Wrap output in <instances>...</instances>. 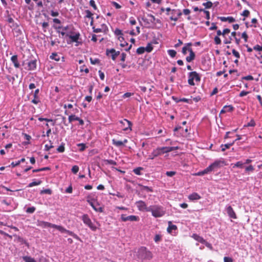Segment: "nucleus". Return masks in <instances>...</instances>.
Segmentation results:
<instances>
[{
	"label": "nucleus",
	"mask_w": 262,
	"mask_h": 262,
	"mask_svg": "<svg viewBox=\"0 0 262 262\" xmlns=\"http://www.w3.org/2000/svg\"><path fill=\"white\" fill-rule=\"evenodd\" d=\"M137 256L141 261L150 260L152 258V254L146 247H141L137 251Z\"/></svg>",
	"instance_id": "obj_1"
},
{
	"label": "nucleus",
	"mask_w": 262,
	"mask_h": 262,
	"mask_svg": "<svg viewBox=\"0 0 262 262\" xmlns=\"http://www.w3.org/2000/svg\"><path fill=\"white\" fill-rule=\"evenodd\" d=\"M147 212H151L152 215L155 217H161L165 213V211L163 207L156 205L149 206Z\"/></svg>",
	"instance_id": "obj_2"
},
{
	"label": "nucleus",
	"mask_w": 262,
	"mask_h": 262,
	"mask_svg": "<svg viewBox=\"0 0 262 262\" xmlns=\"http://www.w3.org/2000/svg\"><path fill=\"white\" fill-rule=\"evenodd\" d=\"M188 83L190 85H194L195 83L194 80L196 82H200L201 80V77L198 73L196 72H191L188 73Z\"/></svg>",
	"instance_id": "obj_3"
},
{
	"label": "nucleus",
	"mask_w": 262,
	"mask_h": 262,
	"mask_svg": "<svg viewBox=\"0 0 262 262\" xmlns=\"http://www.w3.org/2000/svg\"><path fill=\"white\" fill-rule=\"evenodd\" d=\"M81 219L84 224L87 225L92 230L96 231L97 227L92 223L88 214H83L81 216Z\"/></svg>",
	"instance_id": "obj_4"
},
{
	"label": "nucleus",
	"mask_w": 262,
	"mask_h": 262,
	"mask_svg": "<svg viewBox=\"0 0 262 262\" xmlns=\"http://www.w3.org/2000/svg\"><path fill=\"white\" fill-rule=\"evenodd\" d=\"M121 221L123 222H127V221H130V222H134V221H138L139 220V218L138 216L136 215H129V216H126L124 214H122L121 216Z\"/></svg>",
	"instance_id": "obj_5"
},
{
	"label": "nucleus",
	"mask_w": 262,
	"mask_h": 262,
	"mask_svg": "<svg viewBox=\"0 0 262 262\" xmlns=\"http://www.w3.org/2000/svg\"><path fill=\"white\" fill-rule=\"evenodd\" d=\"M120 123L121 124V127L123 130L126 131L128 129L131 130V126L132 123L130 121L127 119H123V120L120 121Z\"/></svg>",
	"instance_id": "obj_6"
},
{
	"label": "nucleus",
	"mask_w": 262,
	"mask_h": 262,
	"mask_svg": "<svg viewBox=\"0 0 262 262\" xmlns=\"http://www.w3.org/2000/svg\"><path fill=\"white\" fill-rule=\"evenodd\" d=\"M225 210L230 217L233 219H236L237 218L236 215L231 206L227 205L226 206Z\"/></svg>",
	"instance_id": "obj_7"
},
{
	"label": "nucleus",
	"mask_w": 262,
	"mask_h": 262,
	"mask_svg": "<svg viewBox=\"0 0 262 262\" xmlns=\"http://www.w3.org/2000/svg\"><path fill=\"white\" fill-rule=\"evenodd\" d=\"M136 206L140 211H147L148 207H147L145 203L143 201H139L136 203Z\"/></svg>",
	"instance_id": "obj_8"
},
{
	"label": "nucleus",
	"mask_w": 262,
	"mask_h": 262,
	"mask_svg": "<svg viewBox=\"0 0 262 262\" xmlns=\"http://www.w3.org/2000/svg\"><path fill=\"white\" fill-rule=\"evenodd\" d=\"M224 163L223 161L221 160H216L211 165H210L208 167L211 171L214 170V169L220 167L222 166V164Z\"/></svg>",
	"instance_id": "obj_9"
},
{
	"label": "nucleus",
	"mask_w": 262,
	"mask_h": 262,
	"mask_svg": "<svg viewBox=\"0 0 262 262\" xmlns=\"http://www.w3.org/2000/svg\"><path fill=\"white\" fill-rule=\"evenodd\" d=\"M88 202L96 212H102L103 211V208L100 206L99 204H95L90 200H88Z\"/></svg>",
	"instance_id": "obj_10"
},
{
	"label": "nucleus",
	"mask_w": 262,
	"mask_h": 262,
	"mask_svg": "<svg viewBox=\"0 0 262 262\" xmlns=\"http://www.w3.org/2000/svg\"><path fill=\"white\" fill-rule=\"evenodd\" d=\"M67 36H69V37L71 39L72 42H75L77 43L76 46H78V44L80 43V42L78 41V39H79L80 37V33L79 32L76 33L74 35H69L68 34H67Z\"/></svg>",
	"instance_id": "obj_11"
},
{
	"label": "nucleus",
	"mask_w": 262,
	"mask_h": 262,
	"mask_svg": "<svg viewBox=\"0 0 262 262\" xmlns=\"http://www.w3.org/2000/svg\"><path fill=\"white\" fill-rule=\"evenodd\" d=\"M106 55L107 56H111L112 60H115L117 57L116 54V50L114 49H106Z\"/></svg>",
	"instance_id": "obj_12"
},
{
	"label": "nucleus",
	"mask_w": 262,
	"mask_h": 262,
	"mask_svg": "<svg viewBox=\"0 0 262 262\" xmlns=\"http://www.w3.org/2000/svg\"><path fill=\"white\" fill-rule=\"evenodd\" d=\"M188 51L189 52L190 55L189 56L186 57V60L187 62H190L194 59L195 55L191 48H188Z\"/></svg>",
	"instance_id": "obj_13"
},
{
	"label": "nucleus",
	"mask_w": 262,
	"mask_h": 262,
	"mask_svg": "<svg viewBox=\"0 0 262 262\" xmlns=\"http://www.w3.org/2000/svg\"><path fill=\"white\" fill-rule=\"evenodd\" d=\"M39 92V90L38 89H36L35 91V92L33 94L34 99L31 101L32 103L37 104L40 102V100H39L38 96V94Z\"/></svg>",
	"instance_id": "obj_14"
},
{
	"label": "nucleus",
	"mask_w": 262,
	"mask_h": 262,
	"mask_svg": "<svg viewBox=\"0 0 262 262\" xmlns=\"http://www.w3.org/2000/svg\"><path fill=\"white\" fill-rule=\"evenodd\" d=\"M11 60L14 64V66L16 68H19L20 67V64L18 61L17 55H13L11 57Z\"/></svg>",
	"instance_id": "obj_15"
},
{
	"label": "nucleus",
	"mask_w": 262,
	"mask_h": 262,
	"mask_svg": "<svg viewBox=\"0 0 262 262\" xmlns=\"http://www.w3.org/2000/svg\"><path fill=\"white\" fill-rule=\"evenodd\" d=\"M179 149V146H172V147H162V149L163 150L164 154L170 152L171 151L177 150Z\"/></svg>",
	"instance_id": "obj_16"
},
{
	"label": "nucleus",
	"mask_w": 262,
	"mask_h": 262,
	"mask_svg": "<svg viewBox=\"0 0 262 262\" xmlns=\"http://www.w3.org/2000/svg\"><path fill=\"white\" fill-rule=\"evenodd\" d=\"M28 70H34L36 68V60H32L29 61L28 63Z\"/></svg>",
	"instance_id": "obj_17"
},
{
	"label": "nucleus",
	"mask_w": 262,
	"mask_h": 262,
	"mask_svg": "<svg viewBox=\"0 0 262 262\" xmlns=\"http://www.w3.org/2000/svg\"><path fill=\"white\" fill-rule=\"evenodd\" d=\"M152 152L154 153V156H156V157L164 154L162 147L157 148L156 149H154Z\"/></svg>",
	"instance_id": "obj_18"
},
{
	"label": "nucleus",
	"mask_w": 262,
	"mask_h": 262,
	"mask_svg": "<svg viewBox=\"0 0 262 262\" xmlns=\"http://www.w3.org/2000/svg\"><path fill=\"white\" fill-rule=\"evenodd\" d=\"M210 172H211V170L209 169V167H207L206 168H205L203 170L199 171L197 173H195L194 175L201 176H203L205 174L208 173Z\"/></svg>",
	"instance_id": "obj_19"
},
{
	"label": "nucleus",
	"mask_w": 262,
	"mask_h": 262,
	"mask_svg": "<svg viewBox=\"0 0 262 262\" xmlns=\"http://www.w3.org/2000/svg\"><path fill=\"white\" fill-rule=\"evenodd\" d=\"M63 230L64 231H61V232L68 233L70 235L72 236L74 238H75L77 240H80V238L79 237V236L77 235H76V234H75L74 233H73L72 231L67 230V229H66L64 228H63Z\"/></svg>",
	"instance_id": "obj_20"
},
{
	"label": "nucleus",
	"mask_w": 262,
	"mask_h": 262,
	"mask_svg": "<svg viewBox=\"0 0 262 262\" xmlns=\"http://www.w3.org/2000/svg\"><path fill=\"white\" fill-rule=\"evenodd\" d=\"M168 223V227L167 228V230L169 233H171L173 230H176L177 229V226L175 225L172 224L171 221H169Z\"/></svg>",
	"instance_id": "obj_21"
},
{
	"label": "nucleus",
	"mask_w": 262,
	"mask_h": 262,
	"mask_svg": "<svg viewBox=\"0 0 262 262\" xmlns=\"http://www.w3.org/2000/svg\"><path fill=\"white\" fill-rule=\"evenodd\" d=\"M188 198L190 200L194 201L199 200L201 198V196L197 193L194 192L189 195Z\"/></svg>",
	"instance_id": "obj_22"
},
{
	"label": "nucleus",
	"mask_w": 262,
	"mask_h": 262,
	"mask_svg": "<svg viewBox=\"0 0 262 262\" xmlns=\"http://www.w3.org/2000/svg\"><path fill=\"white\" fill-rule=\"evenodd\" d=\"M192 237H193V238L195 240H196V241H198V242H200V243H201L202 244L203 242H204V240L205 239L202 237H201V236H199V235H197L196 234H193V235H192Z\"/></svg>",
	"instance_id": "obj_23"
},
{
	"label": "nucleus",
	"mask_w": 262,
	"mask_h": 262,
	"mask_svg": "<svg viewBox=\"0 0 262 262\" xmlns=\"http://www.w3.org/2000/svg\"><path fill=\"white\" fill-rule=\"evenodd\" d=\"M50 58L57 61H59L60 59V56L56 53H53L50 56Z\"/></svg>",
	"instance_id": "obj_24"
},
{
	"label": "nucleus",
	"mask_w": 262,
	"mask_h": 262,
	"mask_svg": "<svg viewBox=\"0 0 262 262\" xmlns=\"http://www.w3.org/2000/svg\"><path fill=\"white\" fill-rule=\"evenodd\" d=\"M113 144L117 147H121L123 146V143L121 141H118L115 139L112 140Z\"/></svg>",
	"instance_id": "obj_25"
},
{
	"label": "nucleus",
	"mask_w": 262,
	"mask_h": 262,
	"mask_svg": "<svg viewBox=\"0 0 262 262\" xmlns=\"http://www.w3.org/2000/svg\"><path fill=\"white\" fill-rule=\"evenodd\" d=\"M234 143V142H233L231 143L225 144L224 145L222 144L221 145L222 151H224L226 149L229 148L230 147V146H231L232 145H233Z\"/></svg>",
	"instance_id": "obj_26"
},
{
	"label": "nucleus",
	"mask_w": 262,
	"mask_h": 262,
	"mask_svg": "<svg viewBox=\"0 0 262 262\" xmlns=\"http://www.w3.org/2000/svg\"><path fill=\"white\" fill-rule=\"evenodd\" d=\"M69 122L72 123L74 120H79V117L76 116L75 115H71L69 116Z\"/></svg>",
	"instance_id": "obj_27"
},
{
	"label": "nucleus",
	"mask_w": 262,
	"mask_h": 262,
	"mask_svg": "<svg viewBox=\"0 0 262 262\" xmlns=\"http://www.w3.org/2000/svg\"><path fill=\"white\" fill-rule=\"evenodd\" d=\"M23 259L25 262H36L33 258L30 256H24Z\"/></svg>",
	"instance_id": "obj_28"
},
{
	"label": "nucleus",
	"mask_w": 262,
	"mask_h": 262,
	"mask_svg": "<svg viewBox=\"0 0 262 262\" xmlns=\"http://www.w3.org/2000/svg\"><path fill=\"white\" fill-rule=\"evenodd\" d=\"M144 49H145L146 52H147L148 53L150 52L153 49L152 43H148L147 44V45L146 46V47H144Z\"/></svg>",
	"instance_id": "obj_29"
},
{
	"label": "nucleus",
	"mask_w": 262,
	"mask_h": 262,
	"mask_svg": "<svg viewBox=\"0 0 262 262\" xmlns=\"http://www.w3.org/2000/svg\"><path fill=\"white\" fill-rule=\"evenodd\" d=\"M41 181L40 180H38L37 181H34V182H32L31 183H30L29 185H28V187H32L34 186H37V185H39L41 184Z\"/></svg>",
	"instance_id": "obj_30"
},
{
	"label": "nucleus",
	"mask_w": 262,
	"mask_h": 262,
	"mask_svg": "<svg viewBox=\"0 0 262 262\" xmlns=\"http://www.w3.org/2000/svg\"><path fill=\"white\" fill-rule=\"evenodd\" d=\"M50 227L56 228V229H57L58 230L60 231V232H61V231H64L63 230V227H62L61 226L56 225H55V224H52L51 223V225H50Z\"/></svg>",
	"instance_id": "obj_31"
},
{
	"label": "nucleus",
	"mask_w": 262,
	"mask_h": 262,
	"mask_svg": "<svg viewBox=\"0 0 262 262\" xmlns=\"http://www.w3.org/2000/svg\"><path fill=\"white\" fill-rule=\"evenodd\" d=\"M104 163L106 165H107V164H111V165H117L116 162H115V161H114L113 160H104Z\"/></svg>",
	"instance_id": "obj_32"
},
{
	"label": "nucleus",
	"mask_w": 262,
	"mask_h": 262,
	"mask_svg": "<svg viewBox=\"0 0 262 262\" xmlns=\"http://www.w3.org/2000/svg\"><path fill=\"white\" fill-rule=\"evenodd\" d=\"M244 165V163L242 161H238L236 163H235L233 166V168L235 167H239V168H243V166Z\"/></svg>",
	"instance_id": "obj_33"
},
{
	"label": "nucleus",
	"mask_w": 262,
	"mask_h": 262,
	"mask_svg": "<svg viewBox=\"0 0 262 262\" xmlns=\"http://www.w3.org/2000/svg\"><path fill=\"white\" fill-rule=\"evenodd\" d=\"M7 21H8V22L9 23H10V24H12V26H11V27H13V28H14L15 27H17V26H18V25H17L16 24H14V20H13V19L12 17H9V16L8 17V19H7Z\"/></svg>",
	"instance_id": "obj_34"
},
{
	"label": "nucleus",
	"mask_w": 262,
	"mask_h": 262,
	"mask_svg": "<svg viewBox=\"0 0 262 262\" xmlns=\"http://www.w3.org/2000/svg\"><path fill=\"white\" fill-rule=\"evenodd\" d=\"M167 52L168 55L172 58L174 57L177 54L176 51H174V50H168L167 51Z\"/></svg>",
	"instance_id": "obj_35"
},
{
	"label": "nucleus",
	"mask_w": 262,
	"mask_h": 262,
	"mask_svg": "<svg viewBox=\"0 0 262 262\" xmlns=\"http://www.w3.org/2000/svg\"><path fill=\"white\" fill-rule=\"evenodd\" d=\"M145 52L144 47H141L137 49V53L138 54H142Z\"/></svg>",
	"instance_id": "obj_36"
},
{
	"label": "nucleus",
	"mask_w": 262,
	"mask_h": 262,
	"mask_svg": "<svg viewBox=\"0 0 262 262\" xmlns=\"http://www.w3.org/2000/svg\"><path fill=\"white\" fill-rule=\"evenodd\" d=\"M85 13L86 14L85 17L91 18L93 17V14L89 10H86L85 11Z\"/></svg>",
	"instance_id": "obj_37"
},
{
	"label": "nucleus",
	"mask_w": 262,
	"mask_h": 262,
	"mask_svg": "<svg viewBox=\"0 0 262 262\" xmlns=\"http://www.w3.org/2000/svg\"><path fill=\"white\" fill-rule=\"evenodd\" d=\"M255 125V123L253 119H251L250 121L246 125H245V127H249V126H254Z\"/></svg>",
	"instance_id": "obj_38"
},
{
	"label": "nucleus",
	"mask_w": 262,
	"mask_h": 262,
	"mask_svg": "<svg viewBox=\"0 0 262 262\" xmlns=\"http://www.w3.org/2000/svg\"><path fill=\"white\" fill-rule=\"evenodd\" d=\"M142 190L147 192H152L153 191L151 187L146 186H143L142 187Z\"/></svg>",
	"instance_id": "obj_39"
},
{
	"label": "nucleus",
	"mask_w": 262,
	"mask_h": 262,
	"mask_svg": "<svg viewBox=\"0 0 262 262\" xmlns=\"http://www.w3.org/2000/svg\"><path fill=\"white\" fill-rule=\"evenodd\" d=\"M52 193V191L50 189H43L40 191V194H51Z\"/></svg>",
	"instance_id": "obj_40"
},
{
	"label": "nucleus",
	"mask_w": 262,
	"mask_h": 262,
	"mask_svg": "<svg viewBox=\"0 0 262 262\" xmlns=\"http://www.w3.org/2000/svg\"><path fill=\"white\" fill-rule=\"evenodd\" d=\"M64 144H62L61 145H60L57 148V150L59 152H63L64 151Z\"/></svg>",
	"instance_id": "obj_41"
},
{
	"label": "nucleus",
	"mask_w": 262,
	"mask_h": 262,
	"mask_svg": "<svg viewBox=\"0 0 262 262\" xmlns=\"http://www.w3.org/2000/svg\"><path fill=\"white\" fill-rule=\"evenodd\" d=\"M203 5L206 8H210L212 6V3L211 2H207L206 3H204Z\"/></svg>",
	"instance_id": "obj_42"
},
{
	"label": "nucleus",
	"mask_w": 262,
	"mask_h": 262,
	"mask_svg": "<svg viewBox=\"0 0 262 262\" xmlns=\"http://www.w3.org/2000/svg\"><path fill=\"white\" fill-rule=\"evenodd\" d=\"M78 170H79V167L77 165H74L72 168V171L74 174L77 173L78 172Z\"/></svg>",
	"instance_id": "obj_43"
},
{
	"label": "nucleus",
	"mask_w": 262,
	"mask_h": 262,
	"mask_svg": "<svg viewBox=\"0 0 262 262\" xmlns=\"http://www.w3.org/2000/svg\"><path fill=\"white\" fill-rule=\"evenodd\" d=\"M230 32V30L229 29L226 28L223 30L222 32V36L225 38L226 35L229 34Z\"/></svg>",
	"instance_id": "obj_44"
},
{
	"label": "nucleus",
	"mask_w": 262,
	"mask_h": 262,
	"mask_svg": "<svg viewBox=\"0 0 262 262\" xmlns=\"http://www.w3.org/2000/svg\"><path fill=\"white\" fill-rule=\"evenodd\" d=\"M49 142L51 143L50 145H48V144H46L45 146V150H46V151H49L50 149H51V148L54 147V146L52 145V143L51 142V141H50Z\"/></svg>",
	"instance_id": "obj_45"
},
{
	"label": "nucleus",
	"mask_w": 262,
	"mask_h": 262,
	"mask_svg": "<svg viewBox=\"0 0 262 262\" xmlns=\"http://www.w3.org/2000/svg\"><path fill=\"white\" fill-rule=\"evenodd\" d=\"M142 169V168L141 167H138V168H135L133 170V171L134 172L137 174V175H140L141 174V173H140V171Z\"/></svg>",
	"instance_id": "obj_46"
},
{
	"label": "nucleus",
	"mask_w": 262,
	"mask_h": 262,
	"mask_svg": "<svg viewBox=\"0 0 262 262\" xmlns=\"http://www.w3.org/2000/svg\"><path fill=\"white\" fill-rule=\"evenodd\" d=\"M35 208L34 207H31L28 208L27 209L26 212L27 213H32L35 211Z\"/></svg>",
	"instance_id": "obj_47"
},
{
	"label": "nucleus",
	"mask_w": 262,
	"mask_h": 262,
	"mask_svg": "<svg viewBox=\"0 0 262 262\" xmlns=\"http://www.w3.org/2000/svg\"><path fill=\"white\" fill-rule=\"evenodd\" d=\"M254 168L252 165H249L245 168L246 172L253 171Z\"/></svg>",
	"instance_id": "obj_48"
},
{
	"label": "nucleus",
	"mask_w": 262,
	"mask_h": 262,
	"mask_svg": "<svg viewBox=\"0 0 262 262\" xmlns=\"http://www.w3.org/2000/svg\"><path fill=\"white\" fill-rule=\"evenodd\" d=\"M176 173V171H167L166 172V174L167 176L168 177H172L173 176H174Z\"/></svg>",
	"instance_id": "obj_49"
},
{
	"label": "nucleus",
	"mask_w": 262,
	"mask_h": 262,
	"mask_svg": "<svg viewBox=\"0 0 262 262\" xmlns=\"http://www.w3.org/2000/svg\"><path fill=\"white\" fill-rule=\"evenodd\" d=\"M133 95H134V93H133L127 92L123 94V95L122 96V98H126L130 97L132 96H133Z\"/></svg>",
	"instance_id": "obj_50"
},
{
	"label": "nucleus",
	"mask_w": 262,
	"mask_h": 262,
	"mask_svg": "<svg viewBox=\"0 0 262 262\" xmlns=\"http://www.w3.org/2000/svg\"><path fill=\"white\" fill-rule=\"evenodd\" d=\"M214 40L216 45H220L221 43V40L219 36H215Z\"/></svg>",
	"instance_id": "obj_51"
},
{
	"label": "nucleus",
	"mask_w": 262,
	"mask_h": 262,
	"mask_svg": "<svg viewBox=\"0 0 262 262\" xmlns=\"http://www.w3.org/2000/svg\"><path fill=\"white\" fill-rule=\"evenodd\" d=\"M92 29L93 30V32L95 33H99V32H103V29L101 28H95V27H93Z\"/></svg>",
	"instance_id": "obj_52"
},
{
	"label": "nucleus",
	"mask_w": 262,
	"mask_h": 262,
	"mask_svg": "<svg viewBox=\"0 0 262 262\" xmlns=\"http://www.w3.org/2000/svg\"><path fill=\"white\" fill-rule=\"evenodd\" d=\"M232 52L234 56H235L237 58H239L240 55L237 51H236L235 49H233Z\"/></svg>",
	"instance_id": "obj_53"
},
{
	"label": "nucleus",
	"mask_w": 262,
	"mask_h": 262,
	"mask_svg": "<svg viewBox=\"0 0 262 262\" xmlns=\"http://www.w3.org/2000/svg\"><path fill=\"white\" fill-rule=\"evenodd\" d=\"M90 5L95 9H97V6L95 4V1L94 0H91L90 1Z\"/></svg>",
	"instance_id": "obj_54"
},
{
	"label": "nucleus",
	"mask_w": 262,
	"mask_h": 262,
	"mask_svg": "<svg viewBox=\"0 0 262 262\" xmlns=\"http://www.w3.org/2000/svg\"><path fill=\"white\" fill-rule=\"evenodd\" d=\"M232 40V38L231 37H229L228 38H225V39L224 40V42L225 44H228L231 43V41Z\"/></svg>",
	"instance_id": "obj_55"
},
{
	"label": "nucleus",
	"mask_w": 262,
	"mask_h": 262,
	"mask_svg": "<svg viewBox=\"0 0 262 262\" xmlns=\"http://www.w3.org/2000/svg\"><path fill=\"white\" fill-rule=\"evenodd\" d=\"M112 4L116 8V9H120L121 6L115 2H112Z\"/></svg>",
	"instance_id": "obj_56"
},
{
	"label": "nucleus",
	"mask_w": 262,
	"mask_h": 262,
	"mask_svg": "<svg viewBox=\"0 0 262 262\" xmlns=\"http://www.w3.org/2000/svg\"><path fill=\"white\" fill-rule=\"evenodd\" d=\"M224 262H233V259L229 257H224Z\"/></svg>",
	"instance_id": "obj_57"
},
{
	"label": "nucleus",
	"mask_w": 262,
	"mask_h": 262,
	"mask_svg": "<svg viewBox=\"0 0 262 262\" xmlns=\"http://www.w3.org/2000/svg\"><path fill=\"white\" fill-rule=\"evenodd\" d=\"M202 244H204L206 247L210 249H212V248L211 244L207 242L206 240H204V242H203Z\"/></svg>",
	"instance_id": "obj_58"
},
{
	"label": "nucleus",
	"mask_w": 262,
	"mask_h": 262,
	"mask_svg": "<svg viewBox=\"0 0 262 262\" xmlns=\"http://www.w3.org/2000/svg\"><path fill=\"white\" fill-rule=\"evenodd\" d=\"M249 14H250V12H249V10H244V11L243 12V13H242V15L243 16H245V17H248V16H249Z\"/></svg>",
	"instance_id": "obj_59"
},
{
	"label": "nucleus",
	"mask_w": 262,
	"mask_h": 262,
	"mask_svg": "<svg viewBox=\"0 0 262 262\" xmlns=\"http://www.w3.org/2000/svg\"><path fill=\"white\" fill-rule=\"evenodd\" d=\"M242 38H243L244 39L245 41H246V42L247 41L248 37V35L246 32H244L242 33Z\"/></svg>",
	"instance_id": "obj_60"
},
{
	"label": "nucleus",
	"mask_w": 262,
	"mask_h": 262,
	"mask_svg": "<svg viewBox=\"0 0 262 262\" xmlns=\"http://www.w3.org/2000/svg\"><path fill=\"white\" fill-rule=\"evenodd\" d=\"M243 79H245L246 80H253V77L251 75H248L247 76L243 77Z\"/></svg>",
	"instance_id": "obj_61"
},
{
	"label": "nucleus",
	"mask_w": 262,
	"mask_h": 262,
	"mask_svg": "<svg viewBox=\"0 0 262 262\" xmlns=\"http://www.w3.org/2000/svg\"><path fill=\"white\" fill-rule=\"evenodd\" d=\"M217 28V27L216 25V24L214 23H212L211 24V27L209 28L210 30H216Z\"/></svg>",
	"instance_id": "obj_62"
},
{
	"label": "nucleus",
	"mask_w": 262,
	"mask_h": 262,
	"mask_svg": "<svg viewBox=\"0 0 262 262\" xmlns=\"http://www.w3.org/2000/svg\"><path fill=\"white\" fill-rule=\"evenodd\" d=\"M115 34L116 35H122V31L119 29H116L115 31Z\"/></svg>",
	"instance_id": "obj_63"
},
{
	"label": "nucleus",
	"mask_w": 262,
	"mask_h": 262,
	"mask_svg": "<svg viewBox=\"0 0 262 262\" xmlns=\"http://www.w3.org/2000/svg\"><path fill=\"white\" fill-rule=\"evenodd\" d=\"M227 21L229 23H232L234 22L235 21V19L233 17L228 16V17H227Z\"/></svg>",
	"instance_id": "obj_64"
}]
</instances>
